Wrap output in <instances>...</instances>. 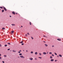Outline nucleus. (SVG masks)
<instances>
[{
  "instance_id": "1a4fd4ad",
  "label": "nucleus",
  "mask_w": 63,
  "mask_h": 63,
  "mask_svg": "<svg viewBox=\"0 0 63 63\" xmlns=\"http://www.w3.org/2000/svg\"><path fill=\"white\" fill-rule=\"evenodd\" d=\"M50 61H54V60L53 59H51L50 60Z\"/></svg>"
},
{
  "instance_id": "9b49d317",
  "label": "nucleus",
  "mask_w": 63,
  "mask_h": 63,
  "mask_svg": "<svg viewBox=\"0 0 63 63\" xmlns=\"http://www.w3.org/2000/svg\"><path fill=\"white\" fill-rule=\"evenodd\" d=\"M35 54H36V55H37V54H38V53H37V52H35Z\"/></svg>"
},
{
  "instance_id": "ddd939ff",
  "label": "nucleus",
  "mask_w": 63,
  "mask_h": 63,
  "mask_svg": "<svg viewBox=\"0 0 63 63\" xmlns=\"http://www.w3.org/2000/svg\"><path fill=\"white\" fill-rule=\"evenodd\" d=\"M45 46L46 47H47V46H48L46 44H45Z\"/></svg>"
},
{
  "instance_id": "c85d7f7f",
  "label": "nucleus",
  "mask_w": 63,
  "mask_h": 63,
  "mask_svg": "<svg viewBox=\"0 0 63 63\" xmlns=\"http://www.w3.org/2000/svg\"><path fill=\"white\" fill-rule=\"evenodd\" d=\"M1 59H2V57L0 56V60Z\"/></svg>"
},
{
  "instance_id": "603ef678",
  "label": "nucleus",
  "mask_w": 63,
  "mask_h": 63,
  "mask_svg": "<svg viewBox=\"0 0 63 63\" xmlns=\"http://www.w3.org/2000/svg\"><path fill=\"white\" fill-rule=\"evenodd\" d=\"M44 43H46V42L45 41H44Z\"/></svg>"
},
{
  "instance_id": "c756f323",
  "label": "nucleus",
  "mask_w": 63,
  "mask_h": 63,
  "mask_svg": "<svg viewBox=\"0 0 63 63\" xmlns=\"http://www.w3.org/2000/svg\"><path fill=\"white\" fill-rule=\"evenodd\" d=\"M27 36H28V35H27V34H26V37H27Z\"/></svg>"
},
{
  "instance_id": "3c124183",
  "label": "nucleus",
  "mask_w": 63,
  "mask_h": 63,
  "mask_svg": "<svg viewBox=\"0 0 63 63\" xmlns=\"http://www.w3.org/2000/svg\"><path fill=\"white\" fill-rule=\"evenodd\" d=\"M19 51H21V50H20Z\"/></svg>"
},
{
  "instance_id": "4be33fe9",
  "label": "nucleus",
  "mask_w": 63,
  "mask_h": 63,
  "mask_svg": "<svg viewBox=\"0 0 63 63\" xmlns=\"http://www.w3.org/2000/svg\"><path fill=\"white\" fill-rule=\"evenodd\" d=\"M7 44H8V45H11V43H7Z\"/></svg>"
},
{
  "instance_id": "4468645a",
  "label": "nucleus",
  "mask_w": 63,
  "mask_h": 63,
  "mask_svg": "<svg viewBox=\"0 0 63 63\" xmlns=\"http://www.w3.org/2000/svg\"><path fill=\"white\" fill-rule=\"evenodd\" d=\"M29 24H30V25H31V22H30Z\"/></svg>"
},
{
  "instance_id": "4c0bfd02",
  "label": "nucleus",
  "mask_w": 63,
  "mask_h": 63,
  "mask_svg": "<svg viewBox=\"0 0 63 63\" xmlns=\"http://www.w3.org/2000/svg\"><path fill=\"white\" fill-rule=\"evenodd\" d=\"M43 37H46V36H45V35H44Z\"/></svg>"
},
{
  "instance_id": "5701e85b",
  "label": "nucleus",
  "mask_w": 63,
  "mask_h": 63,
  "mask_svg": "<svg viewBox=\"0 0 63 63\" xmlns=\"http://www.w3.org/2000/svg\"><path fill=\"white\" fill-rule=\"evenodd\" d=\"M31 53H33V51H31Z\"/></svg>"
},
{
  "instance_id": "c03bdc74",
  "label": "nucleus",
  "mask_w": 63,
  "mask_h": 63,
  "mask_svg": "<svg viewBox=\"0 0 63 63\" xmlns=\"http://www.w3.org/2000/svg\"><path fill=\"white\" fill-rule=\"evenodd\" d=\"M57 57H59V56H58V55L57 56Z\"/></svg>"
},
{
  "instance_id": "79ce46f5",
  "label": "nucleus",
  "mask_w": 63,
  "mask_h": 63,
  "mask_svg": "<svg viewBox=\"0 0 63 63\" xmlns=\"http://www.w3.org/2000/svg\"><path fill=\"white\" fill-rule=\"evenodd\" d=\"M18 53H20V51H18Z\"/></svg>"
},
{
  "instance_id": "39448f33",
  "label": "nucleus",
  "mask_w": 63,
  "mask_h": 63,
  "mask_svg": "<svg viewBox=\"0 0 63 63\" xmlns=\"http://www.w3.org/2000/svg\"><path fill=\"white\" fill-rule=\"evenodd\" d=\"M59 56L60 57H62V55L61 54H59Z\"/></svg>"
},
{
  "instance_id": "72a5a7b5",
  "label": "nucleus",
  "mask_w": 63,
  "mask_h": 63,
  "mask_svg": "<svg viewBox=\"0 0 63 63\" xmlns=\"http://www.w3.org/2000/svg\"><path fill=\"white\" fill-rule=\"evenodd\" d=\"M52 56H54V55H53V54H52Z\"/></svg>"
},
{
  "instance_id": "e433bc0d",
  "label": "nucleus",
  "mask_w": 63,
  "mask_h": 63,
  "mask_svg": "<svg viewBox=\"0 0 63 63\" xmlns=\"http://www.w3.org/2000/svg\"><path fill=\"white\" fill-rule=\"evenodd\" d=\"M31 38L32 39H33V37H32Z\"/></svg>"
},
{
  "instance_id": "37998d69",
  "label": "nucleus",
  "mask_w": 63,
  "mask_h": 63,
  "mask_svg": "<svg viewBox=\"0 0 63 63\" xmlns=\"http://www.w3.org/2000/svg\"><path fill=\"white\" fill-rule=\"evenodd\" d=\"M28 50H26V52H28Z\"/></svg>"
},
{
  "instance_id": "f257e3e1",
  "label": "nucleus",
  "mask_w": 63,
  "mask_h": 63,
  "mask_svg": "<svg viewBox=\"0 0 63 63\" xmlns=\"http://www.w3.org/2000/svg\"><path fill=\"white\" fill-rule=\"evenodd\" d=\"M3 9H4V10L5 11H7V9H6V8L5 7H3Z\"/></svg>"
},
{
  "instance_id": "aec40b11",
  "label": "nucleus",
  "mask_w": 63,
  "mask_h": 63,
  "mask_svg": "<svg viewBox=\"0 0 63 63\" xmlns=\"http://www.w3.org/2000/svg\"><path fill=\"white\" fill-rule=\"evenodd\" d=\"M4 47H7V45H4Z\"/></svg>"
},
{
  "instance_id": "2eb2a0df",
  "label": "nucleus",
  "mask_w": 63,
  "mask_h": 63,
  "mask_svg": "<svg viewBox=\"0 0 63 63\" xmlns=\"http://www.w3.org/2000/svg\"><path fill=\"white\" fill-rule=\"evenodd\" d=\"M5 29V28H2V29H3V30H4V29Z\"/></svg>"
},
{
  "instance_id": "0eeeda50",
  "label": "nucleus",
  "mask_w": 63,
  "mask_h": 63,
  "mask_svg": "<svg viewBox=\"0 0 63 63\" xmlns=\"http://www.w3.org/2000/svg\"><path fill=\"white\" fill-rule=\"evenodd\" d=\"M30 59L31 60H32L33 59L32 58H30Z\"/></svg>"
},
{
  "instance_id": "6ab92c4d",
  "label": "nucleus",
  "mask_w": 63,
  "mask_h": 63,
  "mask_svg": "<svg viewBox=\"0 0 63 63\" xmlns=\"http://www.w3.org/2000/svg\"><path fill=\"white\" fill-rule=\"evenodd\" d=\"M0 9H3V7H0Z\"/></svg>"
},
{
  "instance_id": "f03ea898",
  "label": "nucleus",
  "mask_w": 63,
  "mask_h": 63,
  "mask_svg": "<svg viewBox=\"0 0 63 63\" xmlns=\"http://www.w3.org/2000/svg\"><path fill=\"white\" fill-rule=\"evenodd\" d=\"M20 57L21 58H24V57L23 56H20Z\"/></svg>"
},
{
  "instance_id": "864d4df0",
  "label": "nucleus",
  "mask_w": 63,
  "mask_h": 63,
  "mask_svg": "<svg viewBox=\"0 0 63 63\" xmlns=\"http://www.w3.org/2000/svg\"><path fill=\"white\" fill-rule=\"evenodd\" d=\"M18 58H19V57H18Z\"/></svg>"
},
{
  "instance_id": "2f4dec72",
  "label": "nucleus",
  "mask_w": 63,
  "mask_h": 63,
  "mask_svg": "<svg viewBox=\"0 0 63 63\" xmlns=\"http://www.w3.org/2000/svg\"><path fill=\"white\" fill-rule=\"evenodd\" d=\"M57 61V60H56L55 61V62H56Z\"/></svg>"
},
{
  "instance_id": "6e6552de",
  "label": "nucleus",
  "mask_w": 63,
  "mask_h": 63,
  "mask_svg": "<svg viewBox=\"0 0 63 63\" xmlns=\"http://www.w3.org/2000/svg\"><path fill=\"white\" fill-rule=\"evenodd\" d=\"M12 13L13 14V15H15V13L14 12H12Z\"/></svg>"
},
{
  "instance_id": "09e8293b",
  "label": "nucleus",
  "mask_w": 63,
  "mask_h": 63,
  "mask_svg": "<svg viewBox=\"0 0 63 63\" xmlns=\"http://www.w3.org/2000/svg\"><path fill=\"white\" fill-rule=\"evenodd\" d=\"M10 17H12V16H10Z\"/></svg>"
},
{
  "instance_id": "f8f14e48",
  "label": "nucleus",
  "mask_w": 63,
  "mask_h": 63,
  "mask_svg": "<svg viewBox=\"0 0 63 63\" xmlns=\"http://www.w3.org/2000/svg\"><path fill=\"white\" fill-rule=\"evenodd\" d=\"M2 13H3V12H4V10H2Z\"/></svg>"
},
{
  "instance_id": "b1692460",
  "label": "nucleus",
  "mask_w": 63,
  "mask_h": 63,
  "mask_svg": "<svg viewBox=\"0 0 63 63\" xmlns=\"http://www.w3.org/2000/svg\"><path fill=\"white\" fill-rule=\"evenodd\" d=\"M50 58L52 59V56H50Z\"/></svg>"
},
{
  "instance_id": "423d86ee",
  "label": "nucleus",
  "mask_w": 63,
  "mask_h": 63,
  "mask_svg": "<svg viewBox=\"0 0 63 63\" xmlns=\"http://www.w3.org/2000/svg\"><path fill=\"white\" fill-rule=\"evenodd\" d=\"M57 40H58V41H61V39H57Z\"/></svg>"
},
{
  "instance_id": "c9c22d12",
  "label": "nucleus",
  "mask_w": 63,
  "mask_h": 63,
  "mask_svg": "<svg viewBox=\"0 0 63 63\" xmlns=\"http://www.w3.org/2000/svg\"><path fill=\"white\" fill-rule=\"evenodd\" d=\"M0 47H2V45H1V44H0Z\"/></svg>"
},
{
  "instance_id": "20e7f679",
  "label": "nucleus",
  "mask_w": 63,
  "mask_h": 63,
  "mask_svg": "<svg viewBox=\"0 0 63 63\" xmlns=\"http://www.w3.org/2000/svg\"><path fill=\"white\" fill-rule=\"evenodd\" d=\"M12 51L13 52H16V51L15 50H12Z\"/></svg>"
},
{
  "instance_id": "412c9836",
  "label": "nucleus",
  "mask_w": 63,
  "mask_h": 63,
  "mask_svg": "<svg viewBox=\"0 0 63 63\" xmlns=\"http://www.w3.org/2000/svg\"><path fill=\"white\" fill-rule=\"evenodd\" d=\"M4 57H7V55H4Z\"/></svg>"
},
{
  "instance_id": "dca6fc26",
  "label": "nucleus",
  "mask_w": 63,
  "mask_h": 63,
  "mask_svg": "<svg viewBox=\"0 0 63 63\" xmlns=\"http://www.w3.org/2000/svg\"><path fill=\"white\" fill-rule=\"evenodd\" d=\"M11 32H12V33H14V31H11Z\"/></svg>"
},
{
  "instance_id": "473e14b6",
  "label": "nucleus",
  "mask_w": 63,
  "mask_h": 63,
  "mask_svg": "<svg viewBox=\"0 0 63 63\" xmlns=\"http://www.w3.org/2000/svg\"><path fill=\"white\" fill-rule=\"evenodd\" d=\"M10 50V49H7V50Z\"/></svg>"
},
{
  "instance_id": "a19ab883",
  "label": "nucleus",
  "mask_w": 63,
  "mask_h": 63,
  "mask_svg": "<svg viewBox=\"0 0 63 63\" xmlns=\"http://www.w3.org/2000/svg\"><path fill=\"white\" fill-rule=\"evenodd\" d=\"M52 47H54V46H52Z\"/></svg>"
},
{
  "instance_id": "a18cd8bd",
  "label": "nucleus",
  "mask_w": 63,
  "mask_h": 63,
  "mask_svg": "<svg viewBox=\"0 0 63 63\" xmlns=\"http://www.w3.org/2000/svg\"><path fill=\"white\" fill-rule=\"evenodd\" d=\"M16 15L17 14V13H16Z\"/></svg>"
},
{
  "instance_id": "cd10ccee",
  "label": "nucleus",
  "mask_w": 63,
  "mask_h": 63,
  "mask_svg": "<svg viewBox=\"0 0 63 63\" xmlns=\"http://www.w3.org/2000/svg\"><path fill=\"white\" fill-rule=\"evenodd\" d=\"M55 54V55H57V54H56V53H54Z\"/></svg>"
},
{
  "instance_id": "393cba45",
  "label": "nucleus",
  "mask_w": 63,
  "mask_h": 63,
  "mask_svg": "<svg viewBox=\"0 0 63 63\" xmlns=\"http://www.w3.org/2000/svg\"><path fill=\"white\" fill-rule=\"evenodd\" d=\"M49 53L50 54H52V53H51V52H49Z\"/></svg>"
},
{
  "instance_id": "8fccbe9b",
  "label": "nucleus",
  "mask_w": 63,
  "mask_h": 63,
  "mask_svg": "<svg viewBox=\"0 0 63 63\" xmlns=\"http://www.w3.org/2000/svg\"><path fill=\"white\" fill-rule=\"evenodd\" d=\"M23 27L22 26H21V27Z\"/></svg>"
},
{
  "instance_id": "49530a36",
  "label": "nucleus",
  "mask_w": 63,
  "mask_h": 63,
  "mask_svg": "<svg viewBox=\"0 0 63 63\" xmlns=\"http://www.w3.org/2000/svg\"><path fill=\"white\" fill-rule=\"evenodd\" d=\"M48 52H47V54H48Z\"/></svg>"
},
{
  "instance_id": "bb28decb",
  "label": "nucleus",
  "mask_w": 63,
  "mask_h": 63,
  "mask_svg": "<svg viewBox=\"0 0 63 63\" xmlns=\"http://www.w3.org/2000/svg\"><path fill=\"white\" fill-rule=\"evenodd\" d=\"M23 43V41H21V42H20V43H21V44Z\"/></svg>"
},
{
  "instance_id": "7c9ffc66",
  "label": "nucleus",
  "mask_w": 63,
  "mask_h": 63,
  "mask_svg": "<svg viewBox=\"0 0 63 63\" xmlns=\"http://www.w3.org/2000/svg\"><path fill=\"white\" fill-rule=\"evenodd\" d=\"M38 58H40V59H41L42 58L41 57H38Z\"/></svg>"
},
{
  "instance_id": "ea45409f",
  "label": "nucleus",
  "mask_w": 63,
  "mask_h": 63,
  "mask_svg": "<svg viewBox=\"0 0 63 63\" xmlns=\"http://www.w3.org/2000/svg\"><path fill=\"white\" fill-rule=\"evenodd\" d=\"M27 34H28V35H29V33H28Z\"/></svg>"
},
{
  "instance_id": "f704fd0d",
  "label": "nucleus",
  "mask_w": 63,
  "mask_h": 63,
  "mask_svg": "<svg viewBox=\"0 0 63 63\" xmlns=\"http://www.w3.org/2000/svg\"><path fill=\"white\" fill-rule=\"evenodd\" d=\"M2 63H5V62L4 61H2Z\"/></svg>"
},
{
  "instance_id": "f3484780",
  "label": "nucleus",
  "mask_w": 63,
  "mask_h": 63,
  "mask_svg": "<svg viewBox=\"0 0 63 63\" xmlns=\"http://www.w3.org/2000/svg\"><path fill=\"white\" fill-rule=\"evenodd\" d=\"M39 54L40 55H42V54L41 53H39Z\"/></svg>"
},
{
  "instance_id": "9d476101",
  "label": "nucleus",
  "mask_w": 63,
  "mask_h": 63,
  "mask_svg": "<svg viewBox=\"0 0 63 63\" xmlns=\"http://www.w3.org/2000/svg\"><path fill=\"white\" fill-rule=\"evenodd\" d=\"M11 25L12 26H15V25L14 24H11Z\"/></svg>"
},
{
  "instance_id": "7ed1b4c3",
  "label": "nucleus",
  "mask_w": 63,
  "mask_h": 63,
  "mask_svg": "<svg viewBox=\"0 0 63 63\" xmlns=\"http://www.w3.org/2000/svg\"><path fill=\"white\" fill-rule=\"evenodd\" d=\"M43 54H44L45 55H46V54H47V53L45 52H43Z\"/></svg>"
},
{
  "instance_id": "58836bf2",
  "label": "nucleus",
  "mask_w": 63,
  "mask_h": 63,
  "mask_svg": "<svg viewBox=\"0 0 63 63\" xmlns=\"http://www.w3.org/2000/svg\"><path fill=\"white\" fill-rule=\"evenodd\" d=\"M24 45V44L23 43L22 44V45Z\"/></svg>"
},
{
  "instance_id": "a211bd4d",
  "label": "nucleus",
  "mask_w": 63,
  "mask_h": 63,
  "mask_svg": "<svg viewBox=\"0 0 63 63\" xmlns=\"http://www.w3.org/2000/svg\"><path fill=\"white\" fill-rule=\"evenodd\" d=\"M19 55H22V54L20 53L19 54Z\"/></svg>"
},
{
  "instance_id": "a878e982",
  "label": "nucleus",
  "mask_w": 63,
  "mask_h": 63,
  "mask_svg": "<svg viewBox=\"0 0 63 63\" xmlns=\"http://www.w3.org/2000/svg\"><path fill=\"white\" fill-rule=\"evenodd\" d=\"M35 60H37V59L36 58H35Z\"/></svg>"
},
{
  "instance_id": "5fc2aeb1",
  "label": "nucleus",
  "mask_w": 63,
  "mask_h": 63,
  "mask_svg": "<svg viewBox=\"0 0 63 63\" xmlns=\"http://www.w3.org/2000/svg\"><path fill=\"white\" fill-rule=\"evenodd\" d=\"M0 10H1V9H0Z\"/></svg>"
},
{
  "instance_id": "de8ad7c7",
  "label": "nucleus",
  "mask_w": 63,
  "mask_h": 63,
  "mask_svg": "<svg viewBox=\"0 0 63 63\" xmlns=\"http://www.w3.org/2000/svg\"><path fill=\"white\" fill-rule=\"evenodd\" d=\"M0 56H1V54H0Z\"/></svg>"
}]
</instances>
